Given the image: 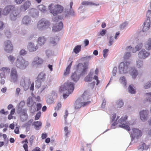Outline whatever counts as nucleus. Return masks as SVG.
<instances>
[{
    "instance_id": "obj_4",
    "label": "nucleus",
    "mask_w": 151,
    "mask_h": 151,
    "mask_svg": "<svg viewBox=\"0 0 151 151\" xmlns=\"http://www.w3.org/2000/svg\"><path fill=\"white\" fill-rule=\"evenodd\" d=\"M29 64L28 62L23 58H22L21 60L17 59L16 62L17 67L21 69H24L26 68Z\"/></svg>"
},
{
    "instance_id": "obj_3",
    "label": "nucleus",
    "mask_w": 151,
    "mask_h": 151,
    "mask_svg": "<svg viewBox=\"0 0 151 151\" xmlns=\"http://www.w3.org/2000/svg\"><path fill=\"white\" fill-rule=\"evenodd\" d=\"M48 7L50 12L54 15H56L58 14L61 13L63 10V7L59 4L54 6L53 4H51Z\"/></svg>"
},
{
    "instance_id": "obj_53",
    "label": "nucleus",
    "mask_w": 151,
    "mask_h": 151,
    "mask_svg": "<svg viewBox=\"0 0 151 151\" xmlns=\"http://www.w3.org/2000/svg\"><path fill=\"white\" fill-rule=\"evenodd\" d=\"M109 51V50L107 49H104L103 50V56L104 58H106L107 55V53Z\"/></svg>"
},
{
    "instance_id": "obj_9",
    "label": "nucleus",
    "mask_w": 151,
    "mask_h": 151,
    "mask_svg": "<svg viewBox=\"0 0 151 151\" xmlns=\"http://www.w3.org/2000/svg\"><path fill=\"white\" fill-rule=\"evenodd\" d=\"M131 135L133 140L135 138L138 139L142 135V132L138 129L133 128L131 132Z\"/></svg>"
},
{
    "instance_id": "obj_8",
    "label": "nucleus",
    "mask_w": 151,
    "mask_h": 151,
    "mask_svg": "<svg viewBox=\"0 0 151 151\" xmlns=\"http://www.w3.org/2000/svg\"><path fill=\"white\" fill-rule=\"evenodd\" d=\"M4 49L7 52L11 53L13 50V46L11 41L7 40L4 42Z\"/></svg>"
},
{
    "instance_id": "obj_40",
    "label": "nucleus",
    "mask_w": 151,
    "mask_h": 151,
    "mask_svg": "<svg viewBox=\"0 0 151 151\" xmlns=\"http://www.w3.org/2000/svg\"><path fill=\"white\" fill-rule=\"evenodd\" d=\"M64 131L65 133V135L66 137H68V135L70 134V131L68 130V127H65L64 128Z\"/></svg>"
},
{
    "instance_id": "obj_19",
    "label": "nucleus",
    "mask_w": 151,
    "mask_h": 151,
    "mask_svg": "<svg viewBox=\"0 0 151 151\" xmlns=\"http://www.w3.org/2000/svg\"><path fill=\"white\" fill-rule=\"evenodd\" d=\"M63 24L62 22L59 23L58 25L54 26L52 28V31L54 32L58 31L61 30L63 27Z\"/></svg>"
},
{
    "instance_id": "obj_31",
    "label": "nucleus",
    "mask_w": 151,
    "mask_h": 151,
    "mask_svg": "<svg viewBox=\"0 0 151 151\" xmlns=\"http://www.w3.org/2000/svg\"><path fill=\"white\" fill-rule=\"evenodd\" d=\"M81 46L80 45H77L74 48L73 51L77 54L81 51Z\"/></svg>"
},
{
    "instance_id": "obj_33",
    "label": "nucleus",
    "mask_w": 151,
    "mask_h": 151,
    "mask_svg": "<svg viewBox=\"0 0 151 151\" xmlns=\"http://www.w3.org/2000/svg\"><path fill=\"white\" fill-rule=\"evenodd\" d=\"M129 91L132 94L135 93L136 92L135 89L134 88L133 85H130L129 87Z\"/></svg>"
},
{
    "instance_id": "obj_25",
    "label": "nucleus",
    "mask_w": 151,
    "mask_h": 151,
    "mask_svg": "<svg viewBox=\"0 0 151 151\" xmlns=\"http://www.w3.org/2000/svg\"><path fill=\"white\" fill-rule=\"evenodd\" d=\"M30 19L28 16H25L23 18L22 22L23 24L25 25H27L30 22Z\"/></svg>"
},
{
    "instance_id": "obj_32",
    "label": "nucleus",
    "mask_w": 151,
    "mask_h": 151,
    "mask_svg": "<svg viewBox=\"0 0 151 151\" xmlns=\"http://www.w3.org/2000/svg\"><path fill=\"white\" fill-rule=\"evenodd\" d=\"M124 105V103L121 100H119L116 102V107L117 108H120Z\"/></svg>"
},
{
    "instance_id": "obj_12",
    "label": "nucleus",
    "mask_w": 151,
    "mask_h": 151,
    "mask_svg": "<svg viewBox=\"0 0 151 151\" xmlns=\"http://www.w3.org/2000/svg\"><path fill=\"white\" fill-rule=\"evenodd\" d=\"M15 9V6L14 5H9L6 6L4 9L3 14L4 15H6L8 14L11 11H13Z\"/></svg>"
},
{
    "instance_id": "obj_21",
    "label": "nucleus",
    "mask_w": 151,
    "mask_h": 151,
    "mask_svg": "<svg viewBox=\"0 0 151 151\" xmlns=\"http://www.w3.org/2000/svg\"><path fill=\"white\" fill-rule=\"evenodd\" d=\"M46 41V39L44 37H40L37 39V43L40 46L43 45Z\"/></svg>"
},
{
    "instance_id": "obj_44",
    "label": "nucleus",
    "mask_w": 151,
    "mask_h": 151,
    "mask_svg": "<svg viewBox=\"0 0 151 151\" xmlns=\"http://www.w3.org/2000/svg\"><path fill=\"white\" fill-rule=\"evenodd\" d=\"M143 65V62L141 60H138L137 62V66L139 68Z\"/></svg>"
},
{
    "instance_id": "obj_37",
    "label": "nucleus",
    "mask_w": 151,
    "mask_h": 151,
    "mask_svg": "<svg viewBox=\"0 0 151 151\" xmlns=\"http://www.w3.org/2000/svg\"><path fill=\"white\" fill-rule=\"evenodd\" d=\"M38 8L42 12H44L46 11V7L43 5H39L38 6Z\"/></svg>"
},
{
    "instance_id": "obj_57",
    "label": "nucleus",
    "mask_w": 151,
    "mask_h": 151,
    "mask_svg": "<svg viewBox=\"0 0 151 151\" xmlns=\"http://www.w3.org/2000/svg\"><path fill=\"white\" fill-rule=\"evenodd\" d=\"M106 32V29H103L101 31L100 35L102 36H104Z\"/></svg>"
},
{
    "instance_id": "obj_18",
    "label": "nucleus",
    "mask_w": 151,
    "mask_h": 151,
    "mask_svg": "<svg viewBox=\"0 0 151 151\" xmlns=\"http://www.w3.org/2000/svg\"><path fill=\"white\" fill-rule=\"evenodd\" d=\"M31 4L30 1H27L25 2L23 5L21 6L20 9L21 10L25 11L29 7Z\"/></svg>"
},
{
    "instance_id": "obj_39",
    "label": "nucleus",
    "mask_w": 151,
    "mask_h": 151,
    "mask_svg": "<svg viewBox=\"0 0 151 151\" xmlns=\"http://www.w3.org/2000/svg\"><path fill=\"white\" fill-rule=\"evenodd\" d=\"M41 81L37 79L35 81V87L38 88L41 86Z\"/></svg>"
},
{
    "instance_id": "obj_58",
    "label": "nucleus",
    "mask_w": 151,
    "mask_h": 151,
    "mask_svg": "<svg viewBox=\"0 0 151 151\" xmlns=\"http://www.w3.org/2000/svg\"><path fill=\"white\" fill-rule=\"evenodd\" d=\"M93 79L95 80L96 81V85H98L100 83V81L99 80L98 77L96 76H94L93 77Z\"/></svg>"
},
{
    "instance_id": "obj_23",
    "label": "nucleus",
    "mask_w": 151,
    "mask_h": 151,
    "mask_svg": "<svg viewBox=\"0 0 151 151\" xmlns=\"http://www.w3.org/2000/svg\"><path fill=\"white\" fill-rule=\"evenodd\" d=\"M46 74L44 72H40L37 77V78L40 81H43L45 78Z\"/></svg>"
},
{
    "instance_id": "obj_17",
    "label": "nucleus",
    "mask_w": 151,
    "mask_h": 151,
    "mask_svg": "<svg viewBox=\"0 0 151 151\" xmlns=\"http://www.w3.org/2000/svg\"><path fill=\"white\" fill-rule=\"evenodd\" d=\"M130 74L132 78L135 79L138 75V72L135 68H132L130 70Z\"/></svg>"
},
{
    "instance_id": "obj_60",
    "label": "nucleus",
    "mask_w": 151,
    "mask_h": 151,
    "mask_svg": "<svg viewBox=\"0 0 151 151\" xmlns=\"http://www.w3.org/2000/svg\"><path fill=\"white\" fill-rule=\"evenodd\" d=\"M5 35L8 38L9 37L11 36V32L8 30L6 31Z\"/></svg>"
},
{
    "instance_id": "obj_29",
    "label": "nucleus",
    "mask_w": 151,
    "mask_h": 151,
    "mask_svg": "<svg viewBox=\"0 0 151 151\" xmlns=\"http://www.w3.org/2000/svg\"><path fill=\"white\" fill-rule=\"evenodd\" d=\"M82 4L83 5H94L96 6H98L99 4H95L91 2L88 1H84L82 2Z\"/></svg>"
},
{
    "instance_id": "obj_30",
    "label": "nucleus",
    "mask_w": 151,
    "mask_h": 151,
    "mask_svg": "<svg viewBox=\"0 0 151 151\" xmlns=\"http://www.w3.org/2000/svg\"><path fill=\"white\" fill-rule=\"evenodd\" d=\"M146 49L149 50L151 49V39H149L145 45Z\"/></svg>"
},
{
    "instance_id": "obj_59",
    "label": "nucleus",
    "mask_w": 151,
    "mask_h": 151,
    "mask_svg": "<svg viewBox=\"0 0 151 151\" xmlns=\"http://www.w3.org/2000/svg\"><path fill=\"white\" fill-rule=\"evenodd\" d=\"M95 81H93L92 83L89 84L88 86L91 89H93L95 86Z\"/></svg>"
},
{
    "instance_id": "obj_5",
    "label": "nucleus",
    "mask_w": 151,
    "mask_h": 151,
    "mask_svg": "<svg viewBox=\"0 0 151 151\" xmlns=\"http://www.w3.org/2000/svg\"><path fill=\"white\" fill-rule=\"evenodd\" d=\"M50 25L49 22L45 19H42L40 20L38 24L37 27L40 30L47 28Z\"/></svg>"
},
{
    "instance_id": "obj_11",
    "label": "nucleus",
    "mask_w": 151,
    "mask_h": 151,
    "mask_svg": "<svg viewBox=\"0 0 151 151\" xmlns=\"http://www.w3.org/2000/svg\"><path fill=\"white\" fill-rule=\"evenodd\" d=\"M148 114V111L146 110H143L140 112V118L142 121H145L147 120Z\"/></svg>"
},
{
    "instance_id": "obj_20",
    "label": "nucleus",
    "mask_w": 151,
    "mask_h": 151,
    "mask_svg": "<svg viewBox=\"0 0 151 151\" xmlns=\"http://www.w3.org/2000/svg\"><path fill=\"white\" fill-rule=\"evenodd\" d=\"M43 62V60L42 58L36 57L34 58L33 63L34 64L38 65L42 64Z\"/></svg>"
},
{
    "instance_id": "obj_62",
    "label": "nucleus",
    "mask_w": 151,
    "mask_h": 151,
    "mask_svg": "<svg viewBox=\"0 0 151 151\" xmlns=\"http://www.w3.org/2000/svg\"><path fill=\"white\" fill-rule=\"evenodd\" d=\"M60 19H61V18H59L58 17H54L52 18V20L54 22H57Z\"/></svg>"
},
{
    "instance_id": "obj_26",
    "label": "nucleus",
    "mask_w": 151,
    "mask_h": 151,
    "mask_svg": "<svg viewBox=\"0 0 151 151\" xmlns=\"http://www.w3.org/2000/svg\"><path fill=\"white\" fill-rule=\"evenodd\" d=\"M80 99H78L75 102L74 104L75 109H80L82 106L81 103H80Z\"/></svg>"
},
{
    "instance_id": "obj_13",
    "label": "nucleus",
    "mask_w": 151,
    "mask_h": 151,
    "mask_svg": "<svg viewBox=\"0 0 151 151\" xmlns=\"http://www.w3.org/2000/svg\"><path fill=\"white\" fill-rule=\"evenodd\" d=\"M19 17V14L18 10L15 8L12 11L10 15L11 19L12 20H14Z\"/></svg>"
},
{
    "instance_id": "obj_56",
    "label": "nucleus",
    "mask_w": 151,
    "mask_h": 151,
    "mask_svg": "<svg viewBox=\"0 0 151 151\" xmlns=\"http://www.w3.org/2000/svg\"><path fill=\"white\" fill-rule=\"evenodd\" d=\"M27 54V51L24 50L22 49L20 50L19 52V54L20 55H24Z\"/></svg>"
},
{
    "instance_id": "obj_54",
    "label": "nucleus",
    "mask_w": 151,
    "mask_h": 151,
    "mask_svg": "<svg viewBox=\"0 0 151 151\" xmlns=\"http://www.w3.org/2000/svg\"><path fill=\"white\" fill-rule=\"evenodd\" d=\"M70 68L68 67H67L64 73V75L65 76H67L68 74L70 73Z\"/></svg>"
},
{
    "instance_id": "obj_14",
    "label": "nucleus",
    "mask_w": 151,
    "mask_h": 151,
    "mask_svg": "<svg viewBox=\"0 0 151 151\" xmlns=\"http://www.w3.org/2000/svg\"><path fill=\"white\" fill-rule=\"evenodd\" d=\"M150 22L149 18L148 19L144 22L143 24L144 26L142 29L143 32H145L148 30L150 27Z\"/></svg>"
},
{
    "instance_id": "obj_50",
    "label": "nucleus",
    "mask_w": 151,
    "mask_h": 151,
    "mask_svg": "<svg viewBox=\"0 0 151 151\" xmlns=\"http://www.w3.org/2000/svg\"><path fill=\"white\" fill-rule=\"evenodd\" d=\"M91 102L90 101H88L81 103V105L83 106H85L89 104Z\"/></svg>"
},
{
    "instance_id": "obj_47",
    "label": "nucleus",
    "mask_w": 151,
    "mask_h": 151,
    "mask_svg": "<svg viewBox=\"0 0 151 151\" xmlns=\"http://www.w3.org/2000/svg\"><path fill=\"white\" fill-rule=\"evenodd\" d=\"M89 92L88 91H85L83 93V95H82V97L83 98V99H85L86 96L88 97L89 96H90L89 95Z\"/></svg>"
},
{
    "instance_id": "obj_61",
    "label": "nucleus",
    "mask_w": 151,
    "mask_h": 151,
    "mask_svg": "<svg viewBox=\"0 0 151 151\" xmlns=\"http://www.w3.org/2000/svg\"><path fill=\"white\" fill-rule=\"evenodd\" d=\"M151 86V81L147 83L144 86V88L145 89H147L150 87Z\"/></svg>"
},
{
    "instance_id": "obj_45",
    "label": "nucleus",
    "mask_w": 151,
    "mask_h": 151,
    "mask_svg": "<svg viewBox=\"0 0 151 151\" xmlns=\"http://www.w3.org/2000/svg\"><path fill=\"white\" fill-rule=\"evenodd\" d=\"M147 98V101H149L150 102H151V93H147L146 94Z\"/></svg>"
},
{
    "instance_id": "obj_41",
    "label": "nucleus",
    "mask_w": 151,
    "mask_h": 151,
    "mask_svg": "<svg viewBox=\"0 0 151 151\" xmlns=\"http://www.w3.org/2000/svg\"><path fill=\"white\" fill-rule=\"evenodd\" d=\"M0 70L3 71L4 73H9L10 72V69L9 68L2 67L0 69Z\"/></svg>"
},
{
    "instance_id": "obj_15",
    "label": "nucleus",
    "mask_w": 151,
    "mask_h": 151,
    "mask_svg": "<svg viewBox=\"0 0 151 151\" xmlns=\"http://www.w3.org/2000/svg\"><path fill=\"white\" fill-rule=\"evenodd\" d=\"M38 48V46L37 45L35 46L34 44L32 42L29 43L27 46V49L30 52L35 51Z\"/></svg>"
},
{
    "instance_id": "obj_7",
    "label": "nucleus",
    "mask_w": 151,
    "mask_h": 151,
    "mask_svg": "<svg viewBox=\"0 0 151 151\" xmlns=\"http://www.w3.org/2000/svg\"><path fill=\"white\" fill-rule=\"evenodd\" d=\"M129 63L128 62H121L119 65V71L121 73H125L127 72Z\"/></svg>"
},
{
    "instance_id": "obj_63",
    "label": "nucleus",
    "mask_w": 151,
    "mask_h": 151,
    "mask_svg": "<svg viewBox=\"0 0 151 151\" xmlns=\"http://www.w3.org/2000/svg\"><path fill=\"white\" fill-rule=\"evenodd\" d=\"M127 25V23L126 22H124L120 26V28L121 29H123Z\"/></svg>"
},
{
    "instance_id": "obj_22",
    "label": "nucleus",
    "mask_w": 151,
    "mask_h": 151,
    "mask_svg": "<svg viewBox=\"0 0 151 151\" xmlns=\"http://www.w3.org/2000/svg\"><path fill=\"white\" fill-rule=\"evenodd\" d=\"M149 147V145H147L145 143H143L141 145H139L138 147V149L139 150L143 151L144 150H147Z\"/></svg>"
},
{
    "instance_id": "obj_36",
    "label": "nucleus",
    "mask_w": 151,
    "mask_h": 151,
    "mask_svg": "<svg viewBox=\"0 0 151 151\" xmlns=\"http://www.w3.org/2000/svg\"><path fill=\"white\" fill-rule=\"evenodd\" d=\"M119 81L121 83L123 84L124 86H126L127 84L125 78L124 76L120 78Z\"/></svg>"
},
{
    "instance_id": "obj_64",
    "label": "nucleus",
    "mask_w": 151,
    "mask_h": 151,
    "mask_svg": "<svg viewBox=\"0 0 151 151\" xmlns=\"http://www.w3.org/2000/svg\"><path fill=\"white\" fill-rule=\"evenodd\" d=\"M83 43L84 44V46L86 47L88 45L89 41L88 40L86 39L83 41Z\"/></svg>"
},
{
    "instance_id": "obj_43",
    "label": "nucleus",
    "mask_w": 151,
    "mask_h": 151,
    "mask_svg": "<svg viewBox=\"0 0 151 151\" xmlns=\"http://www.w3.org/2000/svg\"><path fill=\"white\" fill-rule=\"evenodd\" d=\"M20 85L22 86L24 88H25L26 87V84L25 83V81L24 80V79H23L20 81Z\"/></svg>"
},
{
    "instance_id": "obj_52",
    "label": "nucleus",
    "mask_w": 151,
    "mask_h": 151,
    "mask_svg": "<svg viewBox=\"0 0 151 151\" xmlns=\"http://www.w3.org/2000/svg\"><path fill=\"white\" fill-rule=\"evenodd\" d=\"M8 59L11 62H13L15 60V58L12 55H10L8 57Z\"/></svg>"
},
{
    "instance_id": "obj_42",
    "label": "nucleus",
    "mask_w": 151,
    "mask_h": 151,
    "mask_svg": "<svg viewBox=\"0 0 151 151\" xmlns=\"http://www.w3.org/2000/svg\"><path fill=\"white\" fill-rule=\"evenodd\" d=\"M62 107V104L61 102L58 103L55 108V110L56 111H58Z\"/></svg>"
},
{
    "instance_id": "obj_34",
    "label": "nucleus",
    "mask_w": 151,
    "mask_h": 151,
    "mask_svg": "<svg viewBox=\"0 0 151 151\" xmlns=\"http://www.w3.org/2000/svg\"><path fill=\"white\" fill-rule=\"evenodd\" d=\"M53 99L52 97L48 96L46 99V102L48 104H52L53 102Z\"/></svg>"
},
{
    "instance_id": "obj_35",
    "label": "nucleus",
    "mask_w": 151,
    "mask_h": 151,
    "mask_svg": "<svg viewBox=\"0 0 151 151\" xmlns=\"http://www.w3.org/2000/svg\"><path fill=\"white\" fill-rule=\"evenodd\" d=\"M24 142H25V143L23 146V147L25 151H28L27 145V144L28 143V140L27 139H25Z\"/></svg>"
},
{
    "instance_id": "obj_6",
    "label": "nucleus",
    "mask_w": 151,
    "mask_h": 151,
    "mask_svg": "<svg viewBox=\"0 0 151 151\" xmlns=\"http://www.w3.org/2000/svg\"><path fill=\"white\" fill-rule=\"evenodd\" d=\"M10 81L11 82L16 83L17 82L18 75L16 68H13L11 69L10 74Z\"/></svg>"
},
{
    "instance_id": "obj_55",
    "label": "nucleus",
    "mask_w": 151,
    "mask_h": 151,
    "mask_svg": "<svg viewBox=\"0 0 151 151\" xmlns=\"http://www.w3.org/2000/svg\"><path fill=\"white\" fill-rule=\"evenodd\" d=\"M130 53L129 52H126L124 55V58L125 59H127L130 56Z\"/></svg>"
},
{
    "instance_id": "obj_28",
    "label": "nucleus",
    "mask_w": 151,
    "mask_h": 151,
    "mask_svg": "<svg viewBox=\"0 0 151 151\" xmlns=\"http://www.w3.org/2000/svg\"><path fill=\"white\" fill-rule=\"evenodd\" d=\"M71 78L72 80L75 82H76L79 79V76L77 75L76 72L73 73Z\"/></svg>"
},
{
    "instance_id": "obj_16",
    "label": "nucleus",
    "mask_w": 151,
    "mask_h": 151,
    "mask_svg": "<svg viewBox=\"0 0 151 151\" xmlns=\"http://www.w3.org/2000/svg\"><path fill=\"white\" fill-rule=\"evenodd\" d=\"M93 69L90 70L88 75L84 78V80L86 82H89L91 81L93 78Z\"/></svg>"
},
{
    "instance_id": "obj_24",
    "label": "nucleus",
    "mask_w": 151,
    "mask_h": 151,
    "mask_svg": "<svg viewBox=\"0 0 151 151\" xmlns=\"http://www.w3.org/2000/svg\"><path fill=\"white\" fill-rule=\"evenodd\" d=\"M33 124L35 128L37 130H38L41 128L42 123L40 121L34 122Z\"/></svg>"
},
{
    "instance_id": "obj_27",
    "label": "nucleus",
    "mask_w": 151,
    "mask_h": 151,
    "mask_svg": "<svg viewBox=\"0 0 151 151\" xmlns=\"http://www.w3.org/2000/svg\"><path fill=\"white\" fill-rule=\"evenodd\" d=\"M50 43L55 45V44L56 42L59 41V38L58 37L56 36L54 37H51L50 39Z\"/></svg>"
},
{
    "instance_id": "obj_46",
    "label": "nucleus",
    "mask_w": 151,
    "mask_h": 151,
    "mask_svg": "<svg viewBox=\"0 0 151 151\" xmlns=\"http://www.w3.org/2000/svg\"><path fill=\"white\" fill-rule=\"evenodd\" d=\"M88 62L87 63H84V65L83 66V67L84 68L83 69V71L82 72V73H83V72H86V69L88 68Z\"/></svg>"
},
{
    "instance_id": "obj_48",
    "label": "nucleus",
    "mask_w": 151,
    "mask_h": 151,
    "mask_svg": "<svg viewBox=\"0 0 151 151\" xmlns=\"http://www.w3.org/2000/svg\"><path fill=\"white\" fill-rule=\"evenodd\" d=\"M41 115V112L40 111H39L36 114L35 117V120H37L40 118Z\"/></svg>"
},
{
    "instance_id": "obj_2",
    "label": "nucleus",
    "mask_w": 151,
    "mask_h": 151,
    "mask_svg": "<svg viewBox=\"0 0 151 151\" xmlns=\"http://www.w3.org/2000/svg\"><path fill=\"white\" fill-rule=\"evenodd\" d=\"M119 117V116H117L116 120L112 124V126H115L116 124H119V127L129 131L130 129V127L126 124L127 123L126 120L128 118V116L125 115L124 117L122 116L120 119H118Z\"/></svg>"
},
{
    "instance_id": "obj_49",
    "label": "nucleus",
    "mask_w": 151,
    "mask_h": 151,
    "mask_svg": "<svg viewBox=\"0 0 151 151\" xmlns=\"http://www.w3.org/2000/svg\"><path fill=\"white\" fill-rule=\"evenodd\" d=\"M42 106V105L40 103H37L36 105V111H38L39 110H40Z\"/></svg>"
},
{
    "instance_id": "obj_1",
    "label": "nucleus",
    "mask_w": 151,
    "mask_h": 151,
    "mask_svg": "<svg viewBox=\"0 0 151 151\" xmlns=\"http://www.w3.org/2000/svg\"><path fill=\"white\" fill-rule=\"evenodd\" d=\"M74 86L73 83L69 81L65 83L63 85H62L60 88L59 92L62 93L65 91H67L66 93H64L63 97L64 99H66L74 90Z\"/></svg>"
},
{
    "instance_id": "obj_51",
    "label": "nucleus",
    "mask_w": 151,
    "mask_h": 151,
    "mask_svg": "<svg viewBox=\"0 0 151 151\" xmlns=\"http://www.w3.org/2000/svg\"><path fill=\"white\" fill-rule=\"evenodd\" d=\"M114 42V38L113 37L111 36L110 37L109 41V46H111L112 45Z\"/></svg>"
},
{
    "instance_id": "obj_38",
    "label": "nucleus",
    "mask_w": 151,
    "mask_h": 151,
    "mask_svg": "<svg viewBox=\"0 0 151 151\" xmlns=\"http://www.w3.org/2000/svg\"><path fill=\"white\" fill-rule=\"evenodd\" d=\"M142 43H140L137 45L135 47V49H136L135 50H133L132 51L133 52H135L136 51L139 50L142 47Z\"/></svg>"
},
{
    "instance_id": "obj_10",
    "label": "nucleus",
    "mask_w": 151,
    "mask_h": 151,
    "mask_svg": "<svg viewBox=\"0 0 151 151\" xmlns=\"http://www.w3.org/2000/svg\"><path fill=\"white\" fill-rule=\"evenodd\" d=\"M150 54V52L146 51L145 49L142 50L138 54V57L141 59H145Z\"/></svg>"
}]
</instances>
